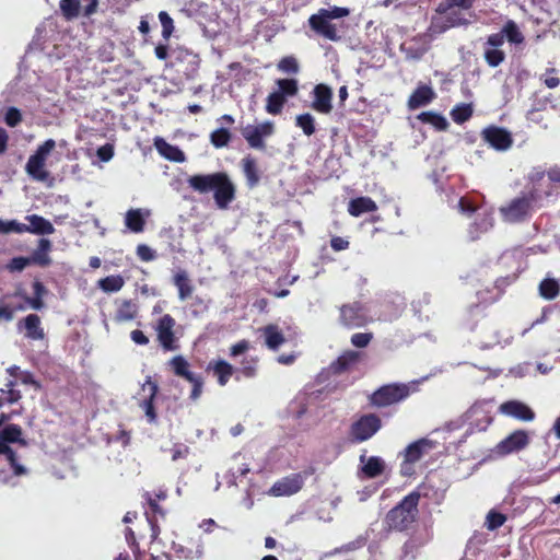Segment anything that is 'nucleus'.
Wrapping results in <instances>:
<instances>
[{
  "instance_id": "a18cd8bd",
  "label": "nucleus",
  "mask_w": 560,
  "mask_h": 560,
  "mask_svg": "<svg viewBox=\"0 0 560 560\" xmlns=\"http://www.w3.org/2000/svg\"><path fill=\"white\" fill-rule=\"evenodd\" d=\"M230 141L231 132L228 128L220 127L210 133V142L217 149L226 147Z\"/></svg>"
},
{
  "instance_id": "f257e3e1",
  "label": "nucleus",
  "mask_w": 560,
  "mask_h": 560,
  "mask_svg": "<svg viewBox=\"0 0 560 560\" xmlns=\"http://www.w3.org/2000/svg\"><path fill=\"white\" fill-rule=\"evenodd\" d=\"M188 187L199 194H213L219 209H226L235 198V186L224 172L195 174L186 179Z\"/></svg>"
},
{
  "instance_id": "4d7b16f0",
  "label": "nucleus",
  "mask_w": 560,
  "mask_h": 560,
  "mask_svg": "<svg viewBox=\"0 0 560 560\" xmlns=\"http://www.w3.org/2000/svg\"><path fill=\"white\" fill-rule=\"evenodd\" d=\"M159 20L162 25V37L167 40L174 32V21L166 11L159 13Z\"/></svg>"
},
{
  "instance_id": "774afa93",
  "label": "nucleus",
  "mask_w": 560,
  "mask_h": 560,
  "mask_svg": "<svg viewBox=\"0 0 560 560\" xmlns=\"http://www.w3.org/2000/svg\"><path fill=\"white\" fill-rule=\"evenodd\" d=\"M96 156L102 162H108L114 156V145L110 143H106L100 147L96 151Z\"/></svg>"
},
{
  "instance_id": "79ce46f5",
  "label": "nucleus",
  "mask_w": 560,
  "mask_h": 560,
  "mask_svg": "<svg viewBox=\"0 0 560 560\" xmlns=\"http://www.w3.org/2000/svg\"><path fill=\"white\" fill-rule=\"evenodd\" d=\"M285 98L277 91L270 93L266 102V112L271 115H278L282 112Z\"/></svg>"
},
{
  "instance_id": "412c9836",
  "label": "nucleus",
  "mask_w": 560,
  "mask_h": 560,
  "mask_svg": "<svg viewBox=\"0 0 560 560\" xmlns=\"http://www.w3.org/2000/svg\"><path fill=\"white\" fill-rule=\"evenodd\" d=\"M435 446H436V443L430 439H427V438L419 439V440L410 443L404 450V457H405L406 462H408V463H416L424 454L434 450Z\"/></svg>"
},
{
  "instance_id": "f3484780",
  "label": "nucleus",
  "mask_w": 560,
  "mask_h": 560,
  "mask_svg": "<svg viewBox=\"0 0 560 560\" xmlns=\"http://www.w3.org/2000/svg\"><path fill=\"white\" fill-rule=\"evenodd\" d=\"M304 485L301 474H291L273 483L269 493L275 497L292 495L299 492Z\"/></svg>"
},
{
  "instance_id": "b1692460",
  "label": "nucleus",
  "mask_w": 560,
  "mask_h": 560,
  "mask_svg": "<svg viewBox=\"0 0 560 560\" xmlns=\"http://www.w3.org/2000/svg\"><path fill=\"white\" fill-rule=\"evenodd\" d=\"M154 147L156 151L168 161L182 163L186 160L185 153L179 147L168 143L162 137L154 138Z\"/></svg>"
},
{
  "instance_id": "69168bd1",
  "label": "nucleus",
  "mask_w": 560,
  "mask_h": 560,
  "mask_svg": "<svg viewBox=\"0 0 560 560\" xmlns=\"http://www.w3.org/2000/svg\"><path fill=\"white\" fill-rule=\"evenodd\" d=\"M189 383L192 384V389H191V393H190V398L192 400H197L201 393H202V387H203V378L200 374H195L192 376V378L188 380Z\"/></svg>"
},
{
  "instance_id": "1a4fd4ad",
  "label": "nucleus",
  "mask_w": 560,
  "mask_h": 560,
  "mask_svg": "<svg viewBox=\"0 0 560 560\" xmlns=\"http://www.w3.org/2000/svg\"><path fill=\"white\" fill-rule=\"evenodd\" d=\"M241 133L249 148L264 151L266 149V138L275 133V124L270 120L256 125L248 124L242 128Z\"/></svg>"
},
{
  "instance_id": "680f3d73",
  "label": "nucleus",
  "mask_w": 560,
  "mask_h": 560,
  "mask_svg": "<svg viewBox=\"0 0 560 560\" xmlns=\"http://www.w3.org/2000/svg\"><path fill=\"white\" fill-rule=\"evenodd\" d=\"M319 12L322 14H325L327 19L335 20L349 15L350 10L343 7H332L330 9H322Z\"/></svg>"
},
{
  "instance_id": "bb28decb",
  "label": "nucleus",
  "mask_w": 560,
  "mask_h": 560,
  "mask_svg": "<svg viewBox=\"0 0 560 560\" xmlns=\"http://www.w3.org/2000/svg\"><path fill=\"white\" fill-rule=\"evenodd\" d=\"M243 173L246 178L247 186L254 188L259 184L260 175L256 160L252 155H246L242 160Z\"/></svg>"
},
{
  "instance_id": "20e7f679",
  "label": "nucleus",
  "mask_w": 560,
  "mask_h": 560,
  "mask_svg": "<svg viewBox=\"0 0 560 560\" xmlns=\"http://www.w3.org/2000/svg\"><path fill=\"white\" fill-rule=\"evenodd\" d=\"M418 389V381L390 383L377 388L371 396V404L376 407H387L408 398Z\"/></svg>"
},
{
  "instance_id": "e2e57ef3",
  "label": "nucleus",
  "mask_w": 560,
  "mask_h": 560,
  "mask_svg": "<svg viewBox=\"0 0 560 560\" xmlns=\"http://www.w3.org/2000/svg\"><path fill=\"white\" fill-rule=\"evenodd\" d=\"M372 339V332H355L351 336V343L355 348H365Z\"/></svg>"
},
{
  "instance_id": "4be33fe9",
  "label": "nucleus",
  "mask_w": 560,
  "mask_h": 560,
  "mask_svg": "<svg viewBox=\"0 0 560 560\" xmlns=\"http://www.w3.org/2000/svg\"><path fill=\"white\" fill-rule=\"evenodd\" d=\"M142 390L148 392V397L142 400L140 404L141 408L144 410V413L150 423H154L156 421V412L154 408V399L159 392V386L155 382L151 380V376H148L145 382L142 385Z\"/></svg>"
},
{
  "instance_id": "58836bf2",
  "label": "nucleus",
  "mask_w": 560,
  "mask_h": 560,
  "mask_svg": "<svg viewBox=\"0 0 560 560\" xmlns=\"http://www.w3.org/2000/svg\"><path fill=\"white\" fill-rule=\"evenodd\" d=\"M125 224L130 231L135 233L142 232L144 228V219L141 214V210L130 209L127 211L125 217Z\"/></svg>"
},
{
  "instance_id": "864d4df0",
  "label": "nucleus",
  "mask_w": 560,
  "mask_h": 560,
  "mask_svg": "<svg viewBox=\"0 0 560 560\" xmlns=\"http://www.w3.org/2000/svg\"><path fill=\"white\" fill-rule=\"evenodd\" d=\"M474 5V0H446L440 3L438 8L439 13H445L448 9L459 8L463 10H469Z\"/></svg>"
},
{
  "instance_id": "13d9d810",
  "label": "nucleus",
  "mask_w": 560,
  "mask_h": 560,
  "mask_svg": "<svg viewBox=\"0 0 560 560\" xmlns=\"http://www.w3.org/2000/svg\"><path fill=\"white\" fill-rule=\"evenodd\" d=\"M22 121L21 110L14 106L7 109L4 114V122L9 127H16Z\"/></svg>"
},
{
  "instance_id": "c03bdc74",
  "label": "nucleus",
  "mask_w": 560,
  "mask_h": 560,
  "mask_svg": "<svg viewBox=\"0 0 560 560\" xmlns=\"http://www.w3.org/2000/svg\"><path fill=\"white\" fill-rule=\"evenodd\" d=\"M295 126L301 128L307 137L312 136L315 130V118L310 113L300 114L295 118Z\"/></svg>"
},
{
  "instance_id": "bf43d9fd",
  "label": "nucleus",
  "mask_w": 560,
  "mask_h": 560,
  "mask_svg": "<svg viewBox=\"0 0 560 560\" xmlns=\"http://www.w3.org/2000/svg\"><path fill=\"white\" fill-rule=\"evenodd\" d=\"M30 265H31V262H30L28 257L18 256V257H13L9 261V264L7 265V268L11 272H21Z\"/></svg>"
},
{
  "instance_id": "2eb2a0df",
  "label": "nucleus",
  "mask_w": 560,
  "mask_h": 560,
  "mask_svg": "<svg viewBox=\"0 0 560 560\" xmlns=\"http://www.w3.org/2000/svg\"><path fill=\"white\" fill-rule=\"evenodd\" d=\"M529 435L525 430H515L497 445V452L501 455L517 453L527 447Z\"/></svg>"
},
{
  "instance_id": "cd10ccee",
  "label": "nucleus",
  "mask_w": 560,
  "mask_h": 560,
  "mask_svg": "<svg viewBox=\"0 0 560 560\" xmlns=\"http://www.w3.org/2000/svg\"><path fill=\"white\" fill-rule=\"evenodd\" d=\"M51 247V243L47 238H40L38 242V247L33 252V254L28 257L31 264H36L42 267H46L50 264V257L48 252Z\"/></svg>"
},
{
  "instance_id": "a19ab883",
  "label": "nucleus",
  "mask_w": 560,
  "mask_h": 560,
  "mask_svg": "<svg viewBox=\"0 0 560 560\" xmlns=\"http://www.w3.org/2000/svg\"><path fill=\"white\" fill-rule=\"evenodd\" d=\"M124 278L119 275L107 276L98 281V287L104 292H118L124 287Z\"/></svg>"
},
{
  "instance_id": "5fc2aeb1",
  "label": "nucleus",
  "mask_w": 560,
  "mask_h": 560,
  "mask_svg": "<svg viewBox=\"0 0 560 560\" xmlns=\"http://www.w3.org/2000/svg\"><path fill=\"white\" fill-rule=\"evenodd\" d=\"M506 521V516L495 510L489 511L486 517V526L489 530H494L501 527Z\"/></svg>"
},
{
  "instance_id": "dca6fc26",
  "label": "nucleus",
  "mask_w": 560,
  "mask_h": 560,
  "mask_svg": "<svg viewBox=\"0 0 560 560\" xmlns=\"http://www.w3.org/2000/svg\"><path fill=\"white\" fill-rule=\"evenodd\" d=\"M483 140L498 151L508 150L513 142L512 135L505 128L490 126L482 131Z\"/></svg>"
},
{
  "instance_id": "aec40b11",
  "label": "nucleus",
  "mask_w": 560,
  "mask_h": 560,
  "mask_svg": "<svg viewBox=\"0 0 560 560\" xmlns=\"http://www.w3.org/2000/svg\"><path fill=\"white\" fill-rule=\"evenodd\" d=\"M310 26L317 34L332 42L339 40L341 37L337 34L336 26L330 23V20L318 12L317 14L311 15L308 20Z\"/></svg>"
},
{
  "instance_id": "09e8293b",
  "label": "nucleus",
  "mask_w": 560,
  "mask_h": 560,
  "mask_svg": "<svg viewBox=\"0 0 560 560\" xmlns=\"http://www.w3.org/2000/svg\"><path fill=\"white\" fill-rule=\"evenodd\" d=\"M14 384V381H9L7 384L9 388L0 389V408L5 404H14L21 398L20 392L13 388Z\"/></svg>"
},
{
  "instance_id": "338daca9",
  "label": "nucleus",
  "mask_w": 560,
  "mask_h": 560,
  "mask_svg": "<svg viewBox=\"0 0 560 560\" xmlns=\"http://www.w3.org/2000/svg\"><path fill=\"white\" fill-rule=\"evenodd\" d=\"M125 537H126V541H127L128 546L130 547V549L133 552L136 560H140L141 552H140L139 545L136 541V536H135L133 530L129 527L126 528Z\"/></svg>"
},
{
  "instance_id": "5701e85b",
  "label": "nucleus",
  "mask_w": 560,
  "mask_h": 560,
  "mask_svg": "<svg viewBox=\"0 0 560 560\" xmlns=\"http://www.w3.org/2000/svg\"><path fill=\"white\" fill-rule=\"evenodd\" d=\"M25 329V338L31 340H42L45 337L44 329L40 327V318L37 314H28L18 323V330Z\"/></svg>"
},
{
  "instance_id": "6ab92c4d",
  "label": "nucleus",
  "mask_w": 560,
  "mask_h": 560,
  "mask_svg": "<svg viewBox=\"0 0 560 560\" xmlns=\"http://www.w3.org/2000/svg\"><path fill=\"white\" fill-rule=\"evenodd\" d=\"M526 200L530 203V206L537 210L544 207V201L552 196L553 189L550 183H539L534 184L532 187L525 191L521 192Z\"/></svg>"
},
{
  "instance_id": "ea45409f",
  "label": "nucleus",
  "mask_w": 560,
  "mask_h": 560,
  "mask_svg": "<svg viewBox=\"0 0 560 560\" xmlns=\"http://www.w3.org/2000/svg\"><path fill=\"white\" fill-rule=\"evenodd\" d=\"M278 85V93L282 95L285 100L287 97H292L298 94L299 91V82L296 79L287 78V79H278L276 81Z\"/></svg>"
},
{
  "instance_id": "a878e982",
  "label": "nucleus",
  "mask_w": 560,
  "mask_h": 560,
  "mask_svg": "<svg viewBox=\"0 0 560 560\" xmlns=\"http://www.w3.org/2000/svg\"><path fill=\"white\" fill-rule=\"evenodd\" d=\"M320 396L322 390H312L310 393L300 394L294 401V405H296V418H302L304 415L310 412L311 409L316 406V402Z\"/></svg>"
},
{
  "instance_id": "49530a36",
  "label": "nucleus",
  "mask_w": 560,
  "mask_h": 560,
  "mask_svg": "<svg viewBox=\"0 0 560 560\" xmlns=\"http://www.w3.org/2000/svg\"><path fill=\"white\" fill-rule=\"evenodd\" d=\"M472 115V107L470 104H457L451 112V117L456 124L467 121Z\"/></svg>"
},
{
  "instance_id": "2f4dec72",
  "label": "nucleus",
  "mask_w": 560,
  "mask_h": 560,
  "mask_svg": "<svg viewBox=\"0 0 560 560\" xmlns=\"http://www.w3.org/2000/svg\"><path fill=\"white\" fill-rule=\"evenodd\" d=\"M175 287L178 289V299L180 301L187 300L194 290L188 275L185 270H179L173 278Z\"/></svg>"
},
{
  "instance_id": "052dcab7",
  "label": "nucleus",
  "mask_w": 560,
  "mask_h": 560,
  "mask_svg": "<svg viewBox=\"0 0 560 560\" xmlns=\"http://www.w3.org/2000/svg\"><path fill=\"white\" fill-rule=\"evenodd\" d=\"M256 363L257 360L255 358L245 357L241 362L242 374L247 378L254 377L256 375Z\"/></svg>"
},
{
  "instance_id": "de8ad7c7",
  "label": "nucleus",
  "mask_w": 560,
  "mask_h": 560,
  "mask_svg": "<svg viewBox=\"0 0 560 560\" xmlns=\"http://www.w3.org/2000/svg\"><path fill=\"white\" fill-rule=\"evenodd\" d=\"M137 315V306L132 301L125 300L116 313L118 322L132 320Z\"/></svg>"
},
{
  "instance_id": "f8f14e48",
  "label": "nucleus",
  "mask_w": 560,
  "mask_h": 560,
  "mask_svg": "<svg viewBox=\"0 0 560 560\" xmlns=\"http://www.w3.org/2000/svg\"><path fill=\"white\" fill-rule=\"evenodd\" d=\"M175 319L170 315H163L156 325L158 340L164 351H174L179 348L174 335Z\"/></svg>"
},
{
  "instance_id": "39448f33",
  "label": "nucleus",
  "mask_w": 560,
  "mask_h": 560,
  "mask_svg": "<svg viewBox=\"0 0 560 560\" xmlns=\"http://www.w3.org/2000/svg\"><path fill=\"white\" fill-rule=\"evenodd\" d=\"M458 209L463 214L470 215L476 213L474 222L468 228V237L470 241H477L483 233L492 229L494 221L492 212L475 207L467 197H462L458 200Z\"/></svg>"
},
{
  "instance_id": "9d476101",
  "label": "nucleus",
  "mask_w": 560,
  "mask_h": 560,
  "mask_svg": "<svg viewBox=\"0 0 560 560\" xmlns=\"http://www.w3.org/2000/svg\"><path fill=\"white\" fill-rule=\"evenodd\" d=\"M534 211L535 209L522 194L511 200L506 207L501 208V213L504 220L510 223L526 221L532 217Z\"/></svg>"
},
{
  "instance_id": "6e6552de",
  "label": "nucleus",
  "mask_w": 560,
  "mask_h": 560,
  "mask_svg": "<svg viewBox=\"0 0 560 560\" xmlns=\"http://www.w3.org/2000/svg\"><path fill=\"white\" fill-rule=\"evenodd\" d=\"M382 428V420L375 413H366L351 423L349 440L352 443H362L374 436Z\"/></svg>"
},
{
  "instance_id": "0eeeda50",
  "label": "nucleus",
  "mask_w": 560,
  "mask_h": 560,
  "mask_svg": "<svg viewBox=\"0 0 560 560\" xmlns=\"http://www.w3.org/2000/svg\"><path fill=\"white\" fill-rule=\"evenodd\" d=\"M54 139L44 141L36 151L28 158L25 171L35 180L45 182L49 177V173L44 168L47 155L55 149Z\"/></svg>"
},
{
  "instance_id": "72a5a7b5",
  "label": "nucleus",
  "mask_w": 560,
  "mask_h": 560,
  "mask_svg": "<svg viewBox=\"0 0 560 560\" xmlns=\"http://www.w3.org/2000/svg\"><path fill=\"white\" fill-rule=\"evenodd\" d=\"M423 545L424 541L420 536H411L402 546L400 560H415Z\"/></svg>"
},
{
  "instance_id": "7c9ffc66",
  "label": "nucleus",
  "mask_w": 560,
  "mask_h": 560,
  "mask_svg": "<svg viewBox=\"0 0 560 560\" xmlns=\"http://www.w3.org/2000/svg\"><path fill=\"white\" fill-rule=\"evenodd\" d=\"M376 210V203L370 197H359L352 199L348 211L353 217H360L363 213Z\"/></svg>"
},
{
  "instance_id": "473e14b6",
  "label": "nucleus",
  "mask_w": 560,
  "mask_h": 560,
  "mask_svg": "<svg viewBox=\"0 0 560 560\" xmlns=\"http://www.w3.org/2000/svg\"><path fill=\"white\" fill-rule=\"evenodd\" d=\"M358 361V353L354 351H349L340 355L337 360H335L328 368L329 372L332 374H340L347 371L351 365H353Z\"/></svg>"
},
{
  "instance_id": "e433bc0d",
  "label": "nucleus",
  "mask_w": 560,
  "mask_h": 560,
  "mask_svg": "<svg viewBox=\"0 0 560 560\" xmlns=\"http://www.w3.org/2000/svg\"><path fill=\"white\" fill-rule=\"evenodd\" d=\"M264 335L266 345L271 350H278L279 347L284 342L283 334L279 330L276 325H268L264 328Z\"/></svg>"
},
{
  "instance_id": "c756f323",
  "label": "nucleus",
  "mask_w": 560,
  "mask_h": 560,
  "mask_svg": "<svg viewBox=\"0 0 560 560\" xmlns=\"http://www.w3.org/2000/svg\"><path fill=\"white\" fill-rule=\"evenodd\" d=\"M435 478V475H428L425 479L417 487V489L411 492L417 494V504H419V499L421 497L428 499H434L438 497L439 493Z\"/></svg>"
},
{
  "instance_id": "a211bd4d",
  "label": "nucleus",
  "mask_w": 560,
  "mask_h": 560,
  "mask_svg": "<svg viewBox=\"0 0 560 560\" xmlns=\"http://www.w3.org/2000/svg\"><path fill=\"white\" fill-rule=\"evenodd\" d=\"M313 101L311 107L320 114H329L332 109V90L323 83L314 86L312 91Z\"/></svg>"
},
{
  "instance_id": "393cba45",
  "label": "nucleus",
  "mask_w": 560,
  "mask_h": 560,
  "mask_svg": "<svg viewBox=\"0 0 560 560\" xmlns=\"http://www.w3.org/2000/svg\"><path fill=\"white\" fill-rule=\"evenodd\" d=\"M435 93L431 86L420 85L418 86L408 100L409 109L413 110L419 107L425 106L432 102Z\"/></svg>"
},
{
  "instance_id": "37998d69",
  "label": "nucleus",
  "mask_w": 560,
  "mask_h": 560,
  "mask_svg": "<svg viewBox=\"0 0 560 560\" xmlns=\"http://www.w3.org/2000/svg\"><path fill=\"white\" fill-rule=\"evenodd\" d=\"M501 32L511 44H521L524 40L523 34L514 21H508Z\"/></svg>"
},
{
  "instance_id": "7ed1b4c3",
  "label": "nucleus",
  "mask_w": 560,
  "mask_h": 560,
  "mask_svg": "<svg viewBox=\"0 0 560 560\" xmlns=\"http://www.w3.org/2000/svg\"><path fill=\"white\" fill-rule=\"evenodd\" d=\"M417 516V494L409 493L387 512L385 522L390 529L404 532L416 521Z\"/></svg>"
},
{
  "instance_id": "4c0bfd02",
  "label": "nucleus",
  "mask_w": 560,
  "mask_h": 560,
  "mask_svg": "<svg viewBox=\"0 0 560 560\" xmlns=\"http://www.w3.org/2000/svg\"><path fill=\"white\" fill-rule=\"evenodd\" d=\"M175 375L185 378L186 381L192 378L196 374L189 370V364L183 355H176L170 361Z\"/></svg>"
},
{
  "instance_id": "f03ea898",
  "label": "nucleus",
  "mask_w": 560,
  "mask_h": 560,
  "mask_svg": "<svg viewBox=\"0 0 560 560\" xmlns=\"http://www.w3.org/2000/svg\"><path fill=\"white\" fill-rule=\"evenodd\" d=\"M11 443H18L26 446V441L22 438V428L19 424H8L0 428V455H4L10 464L14 476L27 474L25 466L19 463L15 452L10 446Z\"/></svg>"
},
{
  "instance_id": "f704fd0d",
  "label": "nucleus",
  "mask_w": 560,
  "mask_h": 560,
  "mask_svg": "<svg viewBox=\"0 0 560 560\" xmlns=\"http://www.w3.org/2000/svg\"><path fill=\"white\" fill-rule=\"evenodd\" d=\"M418 119L425 125H430L435 128L438 131L445 130L448 127V122L446 118L434 112H422L418 115Z\"/></svg>"
},
{
  "instance_id": "423d86ee",
  "label": "nucleus",
  "mask_w": 560,
  "mask_h": 560,
  "mask_svg": "<svg viewBox=\"0 0 560 560\" xmlns=\"http://www.w3.org/2000/svg\"><path fill=\"white\" fill-rule=\"evenodd\" d=\"M30 224L26 225L16 220H2L0 219V235L16 233L22 234L25 232L36 235H49L55 232L51 222L38 214H28L25 218Z\"/></svg>"
},
{
  "instance_id": "603ef678",
  "label": "nucleus",
  "mask_w": 560,
  "mask_h": 560,
  "mask_svg": "<svg viewBox=\"0 0 560 560\" xmlns=\"http://www.w3.org/2000/svg\"><path fill=\"white\" fill-rule=\"evenodd\" d=\"M278 70L288 74H296L300 71V66L293 56H287L279 61Z\"/></svg>"
},
{
  "instance_id": "3c124183",
  "label": "nucleus",
  "mask_w": 560,
  "mask_h": 560,
  "mask_svg": "<svg viewBox=\"0 0 560 560\" xmlns=\"http://www.w3.org/2000/svg\"><path fill=\"white\" fill-rule=\"evenodd\" d=\"M368 538H369L368 535H360L354 540H352L348 544H345V545L340 546L339 548H336L334 550V553H343V552H350V551L358 550L366 545Z\"/></svg>"
},
{
  "instance_id": "c9c22d12",
  "label": "nucleus",
  "mask_w": 560,
  "mask_h": 560,
  "mask_svg": "<svg viewBox=\"0 0 560 560\" xmlns=\"http://www.w3.org/2000/svg\"><path fill=\"white\" fill-rule=\"evenodd\" d=\"M538 290L545 300H555L560 294V283L555 278H545L539 283Z\"/></svg>"
},
{
  "instance_id": "4468645a",
  "label": "nucleus",
  "mask_w": 560,
  "mask_h": 560,
  "mask_svg": "<svg viewBox=\"0 0 560 560\" xmlns=\"http://www.w3.org/2000/svg\"><path fill=\"white\" fill-rule=\"evenodd\" d=\"M499 412L523 422H530L536 417L535 411L527 404L516 399L502 402L499 406Z\"/></svg>"
},
{
  "instance_id": "8fccbe9b",
  "label": "nucleus",
  "mask_w": 560,
  "mask_h": 560,
  "mask_svg": "<svg viewBox=\"0 0 560 560\" xmlns=\"http://www.w3.org/2000/svg\"><path fill=\"white\" fill-rule=\"evenodd\" d=\"M59 7L68 20L77 18L80 13V0H61Z\"/></svg>"
},
{
  "instance_id": "ddd939ff",
  "label": "nucleus",
  "mask_w": 560,
  "mask_h": 560,
  "mask_svg": "<svg viewBox=\"0 0 560 560\" xmlns=\"http://www.w3.org/2000/svg\"><path fill=\"white\" fill-rule=\"evenodd\" d=\"M360 467L358 475L362 479H374L382 476L386 469V463L381 456H368L364 450L359 456Z\"/></svg>"
},
{
  "instance_id": "6e6d98bb",
  "label": "nucleus",
  "mask_w": 560,
  "mask_h": 560,
  "mask_svg": "<svg viewBox=\"0 0 560 560\" xmlns=\"http://www.w3.org/2000/svg\"><path fill=\"white\" fill-rule=\"evenodd\" d=\"M483 57L489 67L495 68L504 61L505 54L500 49L487 48Z\"/></svg>"
},
{
  "instance_id": "0e129e2a",
  "label": "nucleus",
  "mask_w": 560,
  "mask_h": 560,
  "mask_svg": "<svg viewBox=\"0 0 560 560\" xmlns=\"http://www.w3.org/2000/svg\"><path fill=\"white\" fill-rule=\"evenodd\" d=\"M137 255L142 261H152L158 257L156 252L147 244L137 246Z\"/></svg>"
},
{
  "instance_id": "9b49d317",
  "label": "nucleus",
  "mask_w": 560,
  "mask_h": 560,
  "mask_svg": "<svg viewBox=\"0 0 560 560\" xmlns=\"http://www.w3.org/2000/svg\"><path fill=\"white\" fill-rule=\"evenodd\" d=\"M340 322L349 328L363 327L369 322L366 308L360 302L345 304L340 307Z\"/></svg>"
},
{
  "instance_id": "c85d7f7f",
  "label": "nucleus",
  "mask_w": 560,
  "mask_h": 560,
  "mask_svg": "<svg viewBox=\"0 0 560 560\" xmlns=\"http://www.w3.org/2000/svg\"><path fill=\"white\" fill-rule=\"evenodd\" d=\"M209 370H213L214 375L218 377V383L224 386L234 372V368L225 360L211 361L208 364Z\"/></svg>"
}]
</instances>
